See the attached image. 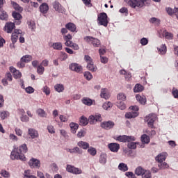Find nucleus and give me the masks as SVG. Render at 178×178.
I'll use <instances>...</instances> for the list:
<instances>
[{"mask_svg": "<svg viewBox=\"0 0 178 178\" xmlns=\"http://www.w3.org/2000/svg\"><path fill=\"white\" fill-rule=\"evenodd\" d=\"M127 147L129 149H136V148H137V144L134 142H131L128 143Z\"/></svg>", "mask_w": 178, "mask_h": 178, "instance_id": "obj_56", "label": "nucleus"}, {"mask_svg": "<svg viewBox=\"0 0 178 178\" xmlns=\"http://www.w3.org/2000/svg\"><path fill=\"white\" fill-rule=\"evenodd\" d=\"M137 116H138V113L137 112H129V113H127L125 114V118L127 119H133L134 118H137Z\"/></svg>", "mask_w": 178, "mask_h": 178, "instance_id": "obj_29", "label": "nucleus"}, {"mask_svg": "<svg viewBox=\"0 0 178 178\" xmlns=\"http://www.w3.org/2000/svg\"><path fill=\"white\" fill-rule=\"evenodd\" d=\"M70 70L72 72H76V73H82L83 72V67L77 63H72L70 65Z\"/></svg>", "mask_w": 178, "mask_h": 178, "instance_id": "obj_11", "label": "nucleus"}, {"mask_svg": "<svg viewBox=\"0 0 178 178\" xmlns=\"http://www.w3.org/2000/svg\"><path fill=\"white\" fill-rule=\"evenodd\" d=\"M149 22V23H152V24H155L156 26H159L161 24V19L156 17L150 18Z\"/></svg>", "mask_w": 178, "mask_h": 178, "instance_id": "obj_36", "label": "nucleus"}, {"mask_svg": "<svg viewBox=\"0 0 178 178\" xmlns=\"http://www.w3.org/2000/svg\"><path fill=\"white\" fill-rule=\"evenodd\" d=\"M77 145L80 148H82V149H88V148H90V144L84 141L78 142Z\"/></svg>", "mask_w": 178, "mask_h": 178, "instance_id": "obj_26", "label": "nucleus"}, {"mask_svg": "<svg viewBox=\"0 0 178 178\" xmlns=\"http://www.w3.org/2000/svg\"><path fill=\"white\" fill-rule=\"evenodd\" d=\"M82 103L88 106H91V105H92V100L91 99L84 97L82 99Z\"/></svg>", "mask_w": 178, "mask_h": 178, "instance_id": "obj_38", "label": "nucleus"}, {"mask_svg": "<svg viewBox=\"0 0 178 178\" xmlns=\"http://www.w3.org/2000/svg\"><path fill=\"white\" fill-rule=\"evenodd\" d=\"M12 80H13L12 74H10V72H7L5 75V78L2 79L1 83L3 86H8V81H12Z\"/></svg>", "mask_w": 178, "mask_h": 178, "instance_id": "obj_16", "label": "nucleus"}, {"mask_svg": "<svg viewBox=\"0 0 178 178\" xmlns=\"http://www.w3.org/2000/svg\"><path fill=\"white\" fill-rule=\"evenodd\" d=\"M15 23H13V22L6 23V25L4 26L5 31H6V33H8V34L12 33V31H13V30L15 27Z\"/></svg>", "mask_w": 178, "mask_h": 178, "instance_id": "obj_15", "label": "nucleus"}, {"mask_svg": "<svg viewBox=\"0 0 178 178\" xmlns=\"http://www.w3.org/2000/svg\"><path fill=\"white\" fill-rule=\"evenodd\" d=\"M11 3H12L14 9L15 10H17V12H23V8H22L20 6H19V4H17L16 2L12 1Z\"/></svg>", "mask_w": 178, "mask_h": 178, "instance_id": "obj_41", "label": "nucleus"}, {"mask_svg": "<svg viewBox=\"0 0 178 178\" xmlns=\"http://www.w3.org/2000/svg\"><path fill=\"white\" fill-rule=\"evenodd\" d=\"M40 10L41 13H48V10H49V6L47 3H43L40 6Z\"/></svg>", "mask_w": 178, "mask_h": 178, "instance_id": "obj_23", "label": "nucleus"}, {"mask_svg": "<svg viewBox=\"0 0 178 178\" xmlns=\"http://www.w3.org/2000/svg\"><path fill=\"white\" fill-rule=\"evenodd\" d=\"M29 172L30 171H25L24 172V178H37V177L34 176V175H31L30 173H29Z\"/></svg>", "mask_w": 178, "mask_h": 178, "instance_id": "obj_61", "label": "nucleus"}, {"mask_svg": "<svg viewBox=\"0 0 178 178\" xmlns=\"http://www.w3.org/2000/svg\"><path fill=\"white\" fill-rule=\"evenodd\" d=\"M118 169H119V170H121L122 172H127V170H129V167H127V164L121 163L118 165Z\"/></svg>", "mask_w": 178, "mask_h": 178, "instance_id": "obj_34", "label": "nucleus"}, {"mask_svg": "<svg viewBox=\"0 0 178 178\" xmlns=\"http://www.w3.org/2000/svg\"><path fill=\"white\" fill-rule=\"evenodd\" d=\"M145 172V170H144L141 167H138L135 170V173L136 175H137V176H141V175L143 176Z\"/></svg>", "mask_w": 178, "mask_h": 178, "instance_id": "obj_42", "label": "nucleus"}, {"mask_svg": "<svg viewBox=\"0 0 178 178\" xmlns=\"http://www.w3.org/2000/svg\"><path fill=\"white\" fill-rule=\"evenodd\" d=\"M100 97L102 98H104V99H109L111 95L109 94L108 89H106V88L102 89Z\"/></svg>", "mask_w": 178, "mask_h": 178, "instance_id": "obj_22", "label": "nucleus"}, {"mask_svg": "<svg viewBox=\"0 0 178 178\" xmlns=\"http://www.w3.org/2000/svg\"><path fill=\"white\" fill-rule=\"evenodd\" d=\"M72 38V37L70 35V33L63 35V40H64V41H65V47L70 45V44H72V41L71 40Z\"/></svg>", "mask_w": 178, "mask_h": 178, "instance_id": "obj_24", "label": "nucleus"}, {"mask_svg": "<svg viewBox=\"0 0 178 178\" xmlns=\"http://www.w3.org/2000/svg\"><path fill=\"white\" fill-rule=\"evenodd\" d=\"M81 126H87L88 124V119L84 116H81L79 121Z\"/></svg>", "mask_w": 178, "mask_h": 178, "instance_id": "obj_35", "label": "nucleus"}, {"mask_svg": "<svg viewBox=\"0 0 178 178\" xmlns=\"http://www.w3.org/2000/svg\"><path fill=\"white\" fill-rule=\"evenodd\" d=\"M36 113L40 118H47V116H48V114H47V112H45V111H44V109L42 108H38L36 111Z\"/></svg>", "mask_w": 178, "mask_h": 178, "instance_id": "obj_31", "label": "nucleus"}, {"mask_svg": "<svg viewBox=\"0 0 178 178\" xmlns=\"http://www.w3.org/2000/svg\"><path fill=\"white\" fill-rule=\"evenodd\" d=\"M88 152L90 154V155H92V156H95V155H97V149L92 147H90L88 149Z\"/></svg>", "mask_w": 178, "mask_h": 178, "instance_id": "obj_49", "label": "nucleus"}, {"mask_svg": "<svg viewBox=\"0 0 178 178\" xmlns=\"http://www.w3.org/2000/svg\"><path fill=\"white\" fill-rule=\"evenodd\" d=\"M108 147L111 152H118L120 149V145L117 143H111L108 145Z\"/></svg>", "mask_w": 178, "mask_h": 178, "instance_id": "obj_13", "label": "nucleus"}, {"mask_svg": "<svg viewBox=\"0 0 178 178\" xmlns=\"http://www.w3.org/2000/svg\"><path fill=\"white\" fill-rule=\"evenodd\" d=\"M145 133L148 134V136H150V137H152V136H155L156 134V131L155 130L152 129L149 131V129H147Z\"/></svg>", "mask_w": 178, "mask_h": 178, "instance_id": "obj_59", "label": "nucleus"}, {"mask_svg": "<svg viewBox=\"0 0 178 178\" xmlns=\"http://www.w3.org/2000/svg\"><path fill=\"white\" fill-rule=\"evenodd\" d=\"M143 90H144V86H143L140 83H137L134 88V92H141V91H143Z\"/></svg>", "mask_w": 178, "mask_h": 178, "instance_id": "obj_37", "label": "nucleus"}, {"mask_svg": "<svg viewBox=\"0 0 178 178\" xmlns=\"http://www.w3.org/2000/svg\"><path fill=\"white\" fill-rule=\"evenodd\" d=\"M53 8L56 10V12H58L59 13H62L63 12V8L62 7V5L59 3V1H56L53 3Z\"/></svg>", "mask_w": 178, "mask_h": 178, "instance_id": "obj_20", "label": "nucleus"}, {"mask_svg": "<svg viewBox=\"0 0 178 178\" xmlns=\"http://www.w3.org/2000/svg\"><path fill=\"white\" fill-rule=\"evenodd\" d=\"M125 176H127V177L129 178H137V177H136V175H134V173H133V172H127L125 173Z\"/></svg>", "mask_w": 178, "mask_h": 178, "instance_id": "obj_62", "label": "nucleus"}, {"mask_svg": "<svg viewBox=\"0 0 178 178\" xmlns=\"http://www.w3.org/2000/svg\"><path fill=\"white\" fill-rule=\"evenodd\" d=\"M21 60L22 62H24V63H29V62L31 61V56L25 55L21 58Z\"/></svg>", "mask_w": 178, "mask_h": 178, "instance_id": "obj_44", "label": "nucleus"}, {"mask_svg": "<svg viewBox=\"0 0 178 178\" xmlns=\"http://www.w3.org/2000/svg\"><path fill=\"white\" fill-rule=\"evenodd\" d=\"M117 106L122 111L126 109V104H124V102H117Z\"/></svg>", "mask_w": 178, "mask_h": 178, "instance_id": "obj_50", "label": "nucleus"}, {"mask_svg": "<svg viewBox=\"0 0 178 178\" xmlns=\"http://www.w3.org/2000/svg\"><path fill=\"white\" fill-rule=\"evenodd\" d=\"M161 55H165L166 54V44H162L160 48L157 49Z\"/></svg>", "mask_w": 178, "mask_h": 178, "instance_id": "obj_43", "label": "nucleus"}, {"mask_svg": "<svg viewBox=\"0 0 178 178\" xmlns=\"http://www.w3.org/2000/svg\"><path fill=\"white\" fill-rule=\"evenodd\" d=\"M9 116V113L6 111H3L0 114V117L2 119V120H4V119H6Z\"/></svg>", "mask_w": 178, "mask_h": 178, "instance_id": "obj_58", "label": "nucleus"}, {"mask_svg": "<svg viewBox=\"0 0 178 178\" xmlns=\"http://www.w3.org/2000/svg\"><path fill=\"white\" fill-rule=\"evenodd\" d=\"M47 130L51 134H54L55 133V128H54V126L52 125L47 126Z\"/></svg>", "mask_w": 178, "mask_h": 178, "instance_id": "obj_63", "label": "nucleus"}, {"mask_svg": "<svg viewBox=\"0 0 178 178\" xmlns=\"http://www.w3.org/2000/svg\"><path fill=\"white\" fill-rule=\"evenodd\" d=\"M99 162L103 165H105V163H106V154H102L100 155Z\"/></svg>", "mask_w": 178, "mask_h": 178, "instance_id": "obj_51", "label": "nucleus"}, {"mask_svg": "<svg viewBox=\"0 0 178 178\" xmlns=\"http://www.w3.org/2000/svg\"><path fill=\"white\" fill-rule=\"evenodd\" d=\"M136 98L137 101L138 102H140V104H141L142 105H145V102H147V99H145V96H141V95H137L136 96Z\"/></svg>", "mask_w": 178, "mask_h": 178, "instance_id": "obj_32", "label": "nucleus"}, {"mask_svg": "<svg viewBox=\"0 0 178 178\" xmlns=\"http://www.w3.org/2000/svg\"><path fill=\"white\" fill-rule=\"evenodd\" d=\"M88 121L89 122L90 124H95V123L97 122L95 116L94 115H90Z\"/></svg>", "mask_w": 178, "mask_h": 178, "instance_id": "obj_52", "label": "nucleus"}, {"mask_svg": "<svg viewBox=\"0 0 178 178\" xmlns=\"http://www.w3.org/2000/svg\"><path fill=\"white\" fill-rule=\"evenodd\" d=\"M54 89L57 91V92H63L65 91V86L62 84H56L54 86Z\"/></svg>", "mask_w": 178, "mask_h": 178, "instance_id": "obj_39", "label": "nucleus"}, {"mask_svg": "<svg viewBox=\"0 0 178 178\" xmlns=\"http://www.w3.org/2000/svg\"><path fill=\"white\" fill-rule=\"evenodd\" d=\"M67 152H70V154H79V155H81L83 154V150L79 147H75L73 149H66Z\"/></svg>", "mask_w": 178, "mask_h": 178, "instance_id": "obj_19", "label": "nucleus"}, {"mask_svg": "<svg viewBox=\"0 0 178 178\" xmlns=\"http://www.w3.org/2000/svg\"><path fill=\"white\" fill-rule=\"evenodd\" d=\"M66 170L69 173H72L73 175H81V173H83L81 169L69 164L67 165Z\"/></svg>", "mask_w": 178, "mask_h": 178, "instance_id": "obj_9", "label": "nucleus"}, {"mask_svg": "<svg viewBox=\"0 0 178 178\" xmlns=\"http://www.w3.org/2000/svg\"><path fill=\"white\" fill-rule=\"evenodd\" d=\"M143 178H152V175H151V172L149 170H145L142 175Z\"/></svg>", "mask_w": 178, "mask_h": 178, "instance_id": "obj_53", "label": "nucleus"}, {"mask_svg": "<svg viewBox=\"0 0 178 178\" xmlns=\"http://www.w3.org/2000/svg\"><path fill=\"white\" fill-rule=\"evenodd\" d=\"M140 140L143 144H149V136H148L147 134L142 135Z\"/></svg>", "mask_w": 178, "mask_h": 178, "instance_id": "obj_33", "label": "nucleus"}, {"mask_svg": "<svg viewBox=\"0 0 178 178\" xmlns=\"http://www.w3.org/2000/svg\"><path fill=\"white\" fill-rule=\"evenodd\" d=\"M167 13H168V15H170V16H172V15H176V13H177L178 12V8H175L174 10L172 9L171 8H168L166 9Z\"/></svg>", "mask_w": 178, "mask_h": 178, "instance_id": "obj_45", "label": "nucleus"}, {"mask_svg": "<svg viewBox=\"0 0 178 178\" xmlns=\"http://www.w3.org/2000/svg\"><path fill=\"white\" fill-rule=\"evenodd\" d=\"M70 127L71 128V131L73 134H76V131H77L79 129V125L76 123L71 122L70 124Z\"/></svg>", "mask_w": 178, "mask_h": 178, "instance_id": "obj_30", "label": "nucleus"}, {"mask_svg": "<svg viewBox=\"0 0 178 178\" xmlns=\"http://www.w3.org/2000/svg\"><path fill=\"white\" fill-rule=\"evenodd\" d=\"M0 20H8V13L0 7Z\"/></svg>", "mask_w": 178, "mask_h": 178, "instance_id": "obj_28", "label": "nucleus"}, {"mask_svg": "<svg viewBox=\"0 0 178 178\" xmlns=\"http://www.w3.org/2000/svg\"><path fill=\"white\" fill-rule=\"evenodd\" d=\"M43 92H44V94H46V95H49V94H51V90L49 89V88L47 86H45L43 88Z\"/></svg>", "mask_w": 178, "mask_h": 178, "instance_id": "obj_60", "label": "nucleus"}, {"mask_svg": "<svg viewBox=\"0 0 178 178\" xmlns=\"http://www.w3.org/2000/svg\"><path fill=\"white\" fill-rule=\"evenodd\" d=\"M10 71L11 72V73H13V76L14 79H20V77H22V72H20V71L16 70V68H15L13 67H10Z\"/></svg>", "mask_w": 178, "mask_h": 178, "instance_id": "obj_17", "label": "nucleus"}, {"mask_svg": "<svg viewBox=\"0 0 178 178\" xmlns=\"http://www.w3.org/2000/svg\"><path fill=\"white\" fill-rule=\"evenodd\" d=\"M83 76H84L85 79H86V80H91V79H92V75L91 74V72H86L83 74Z\"/></svg>", "mask_w": 178, "mask_h": 178, "instance_id": "obj_57", "label": "nucleus"}, {"mask_svg": "<svg viewBox=\"0 0 178 178\" xmlns=\"http://www.w3.org/2000/svg\"><path fill=\"white\" fill-rule=\"evenodd\" d=\"M166 156H168V153L162 152L160 153L158 156H156V161L159 163H162L165 159H166Z\"/></svg>", "mask_w": 178, "mask_h": 178, "instance_id": "obj_18", "label": "nucleus"}, {"mask_svg": "<svg viewBox=\"0 0 178 178\" xmlns=\"http://www.w3.org/2000/svg\"><path fill=\"white\" fill-rule=\"evenodd\" d=\"M28 134L29 136H30L31 138L32 139L38 138V131H37L34 129H31V128L29 129Z\"/></svg>", "mask_w": 178, "mask_h": 178, "instance_id": "obj_21", "label": "nucleus"}, {"mask_svg": "<svg viewBox=\"0 0 178 178\" xmlns=\"http://www.w3.org/2000/svg\"><path fill=\"white\" fill-rule=\"evenodd\" d=\"M1 175L3 176V177L9 178L10 177V173L9 172L6 171V170H1Z\"/></svg>", "mask_w": 178, "mask_h": 178, "instance_id": "obj_54", "label": "nucleus"}, {"mask_svg": "<svg viewBox=\"0 0 178 178\" xmlns=\"http://www.w3.org/2000/svg\"><path fill=\"white\" fill-rule=\"evenodd\" d=\"M70 48H73L75 51H78L79 49V44L74 43L73 42H71V43L69 44L68 46Z\"/></svg>", "mask_w": 178, "mask_h": 178, "instance_id": "obj_55", "label": "nucleus"}, {"mask_svg": "<svg viewBox=\"0 0 178 178\" xmlns=\"http://www.w3.org/2000/svg\"><path fill=\"white\" fill-rule=\"evenodd\" d=\"M116 140L117 141H120V143H131V141H136V138L134 136L123 135L117 136Z\"/></svg>", "mask_w": 178, "mask_h": 178, "instance_id": "obj_8", "label": "nucleus"}, {"mask_svg": "<svg viewBox=\"0 0 178 178\" xmlns=\"http://www.w3.org/2000/svg\"><path fill=\"white\" fill-rule=\"evenodd\" d=\"M44 72H45V68L42 65H38L37 67V73L38 74H44Z\"/></svg>", "mask_w": 178, "mask_h": 178, "instance_id": "obj_48", "label": "nucleus"}, {"mask_svg": "<svg viewBox=\"0 0 178 178\" xmlns=\"http://www.w3.org/2000/svg\"><path fill=\"white\" fill-rule=\"evenodd\" d=\"M84 60L88 63L87 69H88V70H90V72H97V66L94 65L92 58L90 56L85 55Z\"/></svg>", "mask_w": 178, "mask_h": 178, "instance_id": "obj_4", "label": "nucleus"}, {"mask_svg": "<svg viewBox=\"0 0 178 178\" xmlns=\"http://www.w3.org/2000/svg\"><path fill=\"white\" fill-rule=\"evenodd\" d=\"M103 109H105L106 111H109L113 106V104L111 102H106L103 104Z\"/></svg>", "mask_w": 178, "mask_h": 178, "instance_id": "obj_47", "label": "nucleus"}, {"mask_svg": "<svg viewBox=\"0 0 178 178\" xmlns=\"http://www.w3.org/2000/svg\"><path fill=\"white\" fill-rule=\"evenodd\" d=\"M97 24L98 26H103L104 27H108L109 24V19H108V15L106 13H100L97 15Z\"/></svg>", "mask_w": 178, "mask_h": 178, "instance_id": "obj_2", "label": "nucleus"}, {"mask_svg": "<svg viewBox=\"0 0 178 178\" xmlns=\"http://www.w3.org/2000/svg\"><path fill=\"white\" fill-rule=\"evenodd\" d=\"M29 166H31V168H35L36 169H40V167L41 166V163L39 160L33 158L29 161Z\"/></svg>", "mask_w": 178, "mask_h": 178, "instance_id": "obj_14", "label": "nucleus"}, {"mask_svg": "<svg viewBox=\"0 0 178 178\" xmlns=\"http://www.w3.org/2000/svg\"><path fill=\"white\" fill-rule=\"evenodd\" d=\"M12 16L13 17H14L15 20V23L17 26L22 24V19H23V17L22 16V15H20V13L17 12H13Z\"/></svg>", "mask_w": 178, "mask_h": 178, "instance_id": "obj_12", "label": "nucleus"}, {"mask_svg": "<svg viewBox=\"0 0 178 178\" xmlns=\"http://www.w3.org/2000/svg\"><path fill=\"white\" fill-rule=\"evenodd\" d=\"M65 27L72 33H74V31H76V30L77 29V27L76 26V24H74V23H72V22L67 23L65 25Z\"/></svg>", "mask_w": 178, "mask_h": 178, "instance_id": "obj_25", "label": "nucleus"}, {"mask_svg": "<svg viewBox=\"0 0 178 178\" xmlns=\"http://www.w3.org/2000/svg\"><path fill=\"white\" fill-rule=\"evenodd\" d=\"M129 6L136 9V8H143L147 0H124Z\"/></svg>", "mask_w": 178, "mask_h": 178, "instance_id": "obj_3", "label": "nucleus"}, {"mask_svg": "<svg viewBox=\"0 0 178 178\" xmlns=\"http://www.w3.org/2000/svg\"><path fill=\"white\" fill-rule=\"evenodd\" d=\"M156 119H158V118L155 114H149L148 116H147L145 118V121L147 122L148 127H150V129H155L154 123H155Z\"/></svg>", "mask_w": 178, "mask_h": 178, "instance_id": "obj_5", "label": "nucleus"}, {"mask_svg": "<svg viewBox=\"0 0 178 178\" xmlns=\"http://www.w3.org/2000/svg\"><path fill=\"white\" fill-rule=\"evenodd\" d=\"M52 47L56 51H62L63 49V44H62V42H57L53 43Z\"/></svg>", "mask_w": 178, "mask_h": 178, "instance_id": "obj_27", "label": "nucleus"}, {"mask_svg": "<svg viewBox=\"0 0 178 178\" xmlns=\"http://www.w3.org/2000/svg\"><path fill=\"white\" fill-rule=\"evenodd\" d=\"M84 40L88 44H92V45H93V47H95V48H98L99 45H101V42L99 41V40L91 36L85 37Z\"/></svg>", "mask_w": 178, "mask_h": 178, "instance_id": "obj_6", "label": "nucleus"}, {"mask_svg": "<svg viewBox=\"0 0 178 178\" xmlns=\"http://www.w3.org/2000/svg\"><path fill=\"white\" fill-rule=\"evenodd\" d=\"M118 102H124L126 101V95L124 93H119L117 95Z\"/></svg>", "mask_w": 178, "mask_h": 178, "instance_id": "obj_46", "label": "nucleus"}, {"mask_svg": "<svg viewBox=\"0 0 178 178\" xmlns=\"http://www.w3.org/2000/svg\"><path fill=\"white\" fill-rule=\"evenodd\" d=\"M101 127L104 130H111L115 127V122L113 121H104L101 123Z\"/></svg>", "mask_w": 178, "mask_h": 178, "instance_id": "obj_10", "label": "nucleus"}, {"mask_svg": "<svg viewBox=\"0 0 178 178\" xmlns=\"http://www.w3.org/2000/svg\"><path fill=\"white\" fill-rule=\"evenodd\" d=\"M163 37L166 38V40H172L173 38V34L172 33L168 32L166 30H164L163 32Z\"/></svg>", "mask_w": 178, "mask_h": 178, "instance_id": "obj_40", "label": "nucleus"}, {"mask_svg": "<svg viewBox=\"0 0 178 178\" xmlns=\"http://www.w3.org/2000/svg\"><path fill=\"white\" fill-rule=\"evenodd\" d=\"M27 151V145L23 144L19 147L14 148V149L11 152L10 158L13 159V161H15V159H19L20 161H23L24 162L26 161L24 154H26Z\"/></svg>", "mask_w": 178, "mask_h": 178, "instance_id": "obj_1", "label": "nucleus"}, {"mask_svg": "<svg viewBox=\"0 0 178 178\" xmlns=\"http://www.w3.org/2000/svg\"><path fill=\"white\" fill-rule=\"evenodd\" d=\"M86 136V131L81 130L77 134V137L79 138H81V137H84Z\"/></svg>", "mask_w": 178, "mask_h": 178, "instance_id": "obj_64", "label": "nucleus"}, {"mask_svg": "<svg viewBox=\"0 0 178 178\" xmlns=\"http://www.w3.org/2000/svg\"><path fill=\"white\" fill-rule=\"evenodd\" d=\"M22 31L20 29H15L14 32L12 33L11 35V41L13 42V45L10 44V47L11 48H15V44L17 42V40L19 38V34H22Z\"/></svg>", "mask_w": 178, "mask_h": 178, "instance_id": "obj_7", "label": "nucleus"}]
</instances>
